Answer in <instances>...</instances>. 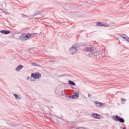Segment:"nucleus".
<instances>
[{"instance_id":"39448f33","label":"nucleus","mask_w":129,"mask_h":129,"mask_svg":"<svg viewBox=\"0 0 129 129\" xmlns=\"http://www.w3.org/2000/svg\"><path fill=\"white\" fill-rule=\"evenodd\" d=\"M98 52L97 51H91L90 53L87 54L88 57H90L91 58H93L95 57V56H98Z\"/></svg>"},{"instance_id":"2f4dec72","label":"nucleus","mask_w":129,"mask_h":129,"mask_svg":"<svg viewBox=\"0 0 129 129\" xmlns=\"http://www.w3.org/2000/svg\"><path fill=\"white\" fill-rule=\"evenodd\" d=\"M0 10H2V9L0 8Z\"/></svg>"},{"instance_id":"4be33fe9","label":"nucleus","mask_w":129,"mask_h":129,"mask_svg":"<svg viewBox=\"0 0 129 129\" xmlns=\"http://www.w3.org/2000/svg\"><path fill=\"white\" fill-rule=\"evenodd\" d=\"M105 105V103H101V107H102V106H104Z\"/></svg>"},{"instance_id":"0eeeda50","label":"nucleus","mask_w":129,"mask_h":129,"mask_svg":"<svg viewBox=\"0 0 129 129\" xmlns=\"http://www.w3.org/2000/svg\"><path fill=\"white\" fill-rule=\"evenodd\" d=\"M94 48L91 47H86L84 49V52H90V51H93Z\"/></svg>"},{"instance_id":"bb28decb","label":"nucleus","mask_w":129,"mask_h":129,"mask_svg":"<svg viewBox=\"0 0 129 129\" xmlns=\"http://www.w3.org/2000/svg\"><path fill=\"white\" fill-rule=\"evenodd\" d=\"M88 96H89V97H91V94H88Z\"/></svg>"},{"instance_id":"6ab92c4d","label":"nucleus","mask_w":129,"mask_h":129,"mask_svg":"<svg viewBox=\"0 0 129 129\" xmlns=\"http://www.w3.org/2000/svg\"><path fill=\"white\" fill-rule=\"evenodd\" d=\"M15 97L16 98V99H19V95L17 94H14Z\"/></svg>"},{"instance_id":"9d476101","label":"nucleus","mask_w":129,"mask_h":129,"mask_svg":"<svg viewBox=\"0 0 129 129\" xmlns=\"http://www.w3.org/2000/svg\"><path fill=\"white\" fill-rule=\"evenodd\" d=\"M95 103L97 107H101V102L96 101H95Z\"/></svg>"},{"instance_id":"a211bd4d","label":"nucleus","mask_w":129,"mask_h":129,"mask_svg":"<svg viewBox=\"0 0 129 129\" xmlns=\"http://www.w3.org/2000/svg\"><path fill=\"white\" fill-rule=\"evenodd\" d=\"M69 98H71V99H75V98L74 97V95H73L69 96Z\"/></svg>"},{"instance_id":"9b49d317","label":"nucleus","mask_w":129,"mask_h":129,"mask_svg":"<svg viewBox=\"0 0 129 129\" xmlns=\"http://www.w3.org/2000/svg\"><path fill=\"white\" fill-rule=\"evenodd\" d=\"M123 36H125V37L124 36H122V39H124V41H126L127 42H128V43H129V38L128 37H127V36H126V35L124 34Z\"/></svg>"},{"instance_id":"f8f14e48","label":"nucleus","mask_w":129,"mask_h":129,"mask_svg":"<svg viewBox=\"0 0 129 129\" xmlns=\"http://www.w3.org/2000/svg\"><path fill=\"white\" fill-rule=\"evenodd\" d=\"M74 97H75V99H78V98H79V93L76 92L74 94Z\"/></svg>"},{"instance_id":"6e6552de","label":"nucleus","mask_w":129,"mask_h":129,"mask_svg":"<svg viewBox=\"0 0 129 129\" xmlns=\"http://www.w3.org/2000/svg\"><path fill=\"white\" fill-rule=\"evenodd\" d=\"M1 33L3 34L4 35H9V34H11V31L10 30H1Z\"/></svg>"},{"instance_id":"f03ea898","label":"nucleus","mask_w":129,"mask_h":129,"mask_svg":"<svg viewBox=\"0 0 129 129\" xmlns=\"http://www.w3.org/2000/svg\"><path fill=\"white\" fill-rule=\"evenodd\" d=\"M41 75L39 73H32L30 78V81H36V79H39Z\"/></svg>"},{"instance_id":"ddd939ff","label":"nucleus","mask_w":129,"mask_h":129,"mask_svg":"<svg viewBox=\"0 0 129 129\" xmlns=\"http://www.w3.org/2000/svg\"><path fill=\"white\" fill-rule=\"evenodd\" d=\"M69 84H70V85H73V86H75V85H76V84H75L74 82L71 80L69 81Z\"/></svg>"},{"instance_id":"7ed1b4c3","label":"nucleus","mask_w":129,"mask_h":129,"mask_svg":"<svg viewBox=\"0 0 129 129\" xmlns=\"http://www.w3.org/2000/svg\"><path fill=\"white\" fill-rule=\"evenodd\" d=\"M113 119L115 121H119L120 123H123L124 122V119L122 117H120L118 115H114L112 116Z\"/></svg>"},{"instance_id":"1a4fd4ad","label":"nucleus","mask_w":129,"mask_h":129,"mask_svg":"<svg viewBox=\"0 0 129 129\" xmlns=\"http://www.w3.org/2000/svg\"><path fill=\"white\" fill-rule=\"evenodd\" d=\"M24 68V66L23 65H19L16 69V71H21L22 69Z\"/></svg>"},{"instance_id":"412c9836","label":"nucleus","mask_w":129,"mask_h":129,"mask_svg":"<svg viewBox=\"0 0 129 129\" xmlns=\"http://www.w3.org/2000/svg\"><path fill=\"white\" fill-rule=\"evenodd\" d=\"M31 65H32V66H37V64L35 62H32Z\"/></svg>"},{"instance_id":"f3484780","label":"nucleus","mask_w":129,"mask_h":129,"mask_svg":"<svg viewBox=\"0 0 129 129\" xmlns=\"http://www.w3.org/2000/svg\"><path fill=\"white\" fill-rule=\"evenodd\" d=\"M103 27H110V25H109L108 24H103Z\"/></svg>"},{"instance_id":"7c9ffc66","label":"nucleus","mask_w":129,"mask_h":129,"mask_svg":"<svg viewBox=\"0 0 129 129\" xmlns=\"http://www.w3.org/2000/svg\"><path fill=\"white\" fill-rule=\"evenodd\" d=\"M72 88H73V89H74V87H72Z\"/></svg>"},{"instance_id":"20e7f679","label":"nucleus","mask_w":129,"mask_h":129,"mask_svg":"<svg viewBox=\"0 0 129 129\" xmlns=\"http://www.w3.org/2000/svg\"><path fill=\"white\" fill-rule=\"evenodd\" d=\"M70 51L72 55H73V54H75V53H76V52L77 51V45L73 44L72 47L70 48Z\"/></svg>"},{"instance_id":"5701e85b","label":"nucleus","mask_w":129,"mask_h":129,"mask_svg":"<svg viewBox=\"0 0 129 129\" xmlns=\"http://www.w3.org/2000/svg\"><path fill=\"white\" fill-rule=\"evenodd\" d=\"M36 33H31V34H30L29 33V35H31V37H33V36H34V35H35Z\"/></svg>"},{"instance_id":"b1692460","label":"nucleus","mask_w":129,"mask_h":129,"mask_svg":"<svg viewBox=\"0 0 129 129\" xmlns=\"http://www.w3.org/2000/svg\"><path fill=\"white\" fill-rule=\"evenodd\" d=\"M57 118H59V119H61V120H64V119H63V118L59 117H57Z\"/></svg>"},{"instance_id":"cd10ccee","label":"nucleus","mask_w":129,"mask_h":129,"mask_svg":"<svg viewBox=\"0 0 129 129\" xmlns=\"http://www.w3.org/2000/svg\"><path fill=\"white\" fill-rule=\"evenodd\" d=\"M55 120L57 121V122H59V120L57 119H55Z\"/></svg>"},{"instance_id":"2eb2a0df","label":"nucleus","mask_w":129,"mask_h":129,"mask_svg":"<svg viewBox=\"0 0 129 129\" xmlns=\"http://www.w3.org/2000/svg\"><path fill=\"white\" fill-rule=\"evenodd\" d=\"M97 26H98V27H103V24H101V22H98L97 23Z\"/></svg>"},{"instance_id":"c85d7f7f","label":"nucleus","mask_w":129,"mask_h":129,"mask_svg":"<svg viewBox=\"0 0 129 129\" xmlns=\"http://www.w3.org/2000/svg\"><path fill=\"white\" fill-rule=\"evenodd\" d=\"M29 79H30V77H28L27 78V80H29Z\"/></svg>"},{"instance_id":"a878e982","label":"nucleus","mask_w":129,"mask_h":129,"mask_svg":"<svg viewBox=\"0 0 129 129\" xmlns=\"http://www.w3.org/2000/svg\"><path fill=\"white\" fill-rule=\"evenodd\" d=\"M63 76H64V75H59V76H58V77H63Z\"/></svg>"},{"instance_id":"dca6fc26","label":"nucleus","mask_w":129,"mask_h":129,"mask_svg":"<svg viewBox=\"0 0 129 129\" xmlns=\"http://www.w3.org/2000/svg\"><path fill=\"white\" fill-rule=\"evenodd\" d=\"M30 16H27L25 14H22V18H30Z\"/></svg>"},{"instance_id":"aec40b11","label":"nucleus","mask_w":129,"mask_h":129,"mask_svg":"<svg viewBox=\"0 0 129 129\" xmlns=\"http://www.w3.org/2000/svg\"><path fill=\"white\" fill-rule=\"evenodd\" d=\"M7 124H9V125H11V126H14V124L10 122H7Z\"/></svg>"},{"instance_id":"c756f323","label":"nucleus","mask_w":129,"mask_h":129,"mask_svg":"<svg viewBox=\"0 0 129 129\" xmlns=\"http://www.w3.org/2000/svg\"><path fill=\"white\" fill-rule=\"evenodd\" d=\"M123 129H126V127H123Z\"/></svg>"},{"instance_id":"4468645a","label":"nucleus","mask_w":129,"mask_h":129,"mask_svg":"<svg viewBox=\"0 0 129 129\" xmlns=\"http://www.w3.org/2000/svg\"><path fill=\"white\" fill-rule=\"evenodd\" d=\"M40 14H41V12H36L32 15V17H36V16H38V15H40Z\"/></svg>"},{"instance_id":"423d86ee","label":"nucleus","mask_w":129,"mask_h":129,"mask_svg":"<svg viewBox=\"0 0 129 129\" xmlns=\"http://www.w3.org/2000/svg\"><path fill=\"white\" fill-rule=\"evenodd\" d=\"M92 116L94 117V118H95V119H100L103 117L101 115L98 114L97 113H93Z\"/></svg>"},{"instance_id":"f257e3e1","label":"nucleus","mask_w":129,"mask_h":129,"mask_svg":"<svg viewBox=\"0 0 129 129\" xmlns=\"http://www.w3.org/2000/svg\"><path fill=\"white\" fill-rule=\"evenodd\" d=\"M30 38H31L30 33H23L21 34L20 37V39L22 42H26V41H28Z\"/></svg>"},{"instance_id":"393cba45","label":"nucleus","mask_w":129,"mask_h":129,"mask_svg":"<svg viewBox=\"0 0 129 129\" xmlns=\"http://www.w3.org/2000/svg\"><path fill=\"white\" fill-rule=\"evenodd\" d=\"M121 101L122 102H123V101H125V99H122Z\"/></svg>"}]
</instances>
